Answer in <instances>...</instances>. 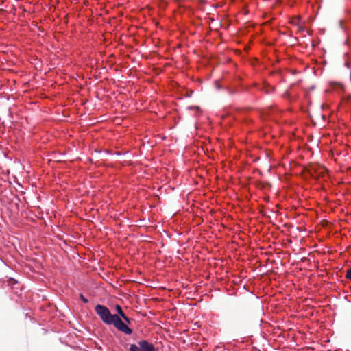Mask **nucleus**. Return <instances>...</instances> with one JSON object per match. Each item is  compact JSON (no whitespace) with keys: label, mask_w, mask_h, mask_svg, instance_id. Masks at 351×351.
<instances>
[{"label":"nucleus","mask_w":351,"mask_h":351,"mask_svg":"<svg viewBox=\"0 0 351 351\" xmlns=\"http://www.w3.org/2000/svg\"><path fill=\"white\" fill-rule=\"evenodd\" d=\"M80 298L82 299V300L84 302V303H87L88 302V300L83 295H80Z\"/></svg>","instance_id":"nucleus-7"},{"label":"nucleus","mask_w":351,"mask_h":351,"mask_svg":"<svg viewBox=\"0 0 351 351\" xmlns=\"http://www.w3.org/2000/svg\"><path fill=\"white\" fill-rule=\"evenodd\" d=\"M130 350V351H154V347L147 341H141L138 345L132 344Z\"/></svg>","instance_id":"nucleus-2"},{"label":"nucleus","mask_w":351,"mask_h":351,"mask_svg":"<svg viewBox=\"0 0 351 351\" xmlns=\"http://www.w3.org/2000/svg\"><path fill=\"white\" fill-rule=\"evenodd\" d=\"M346 277L348 280H351V267L347 270Z\"/></svg>","instance_id":"nucleus-6"},{"label":"nucleus","mask_w":351,"mask_h":351,"mask_svg":"<svg viewBox=\"0 0 351 351\" xmlns=\"http://www.w3.org/2000/svg\"><path fill=\"white\" fill-rule=\"evenodd\" d=\"M125 322H127L128 323H130V319L125 315V317H122Z\"/></svg>","instance_id":"nucleus-8"},{"label":"nucleus","mask_w":351,"mask_h":351,"mask_svg":"<svg viewBox=\"0 0 351 351\" xmlns=\"http://www.w3.org/2000/svg\"><path fill=\"white\" fill-rule=\"evenodd\" d=\"M95 312L101 319L105 324L108 325L112 324L114 319L117 316V315L111 314L110 311L106 306L101 304H97L95 306Z\"/></svg>","instance_id":"nucleus-1"},{"label":"nucleus","mask_w":351,"mask_h":351,"mask_svg":"<svg viewBox=\"0 0 351 351\" xmlns=\"http://www.w3.org/2000/svg\"><path fill=\"white\" fill-rule=\"evenodd\" d=\"M119 331L124 332L127 335H130L132 332V330L129 328L117 315L113 320L112 324Z\"/></svg>","instance_id":"nucleus-3"},{"label":"nucleus","mask_w":351,"mask_h":351,"mask_svg":"<svg viewBox=\"0 0 351 351\" xmlns=\"http://www.w3.org/2000/svg\"><path fill=\"white\" fill-rule=\"evenodd\" d=\"M291 23L298 26V27H302L304 22L300 16H296L291 19Z\"/></svg>","instance_id":"nucleus-4"},{"label":"nucleus","mask_w":351,"mask_h":351,"mask_svg":"<svg viewBox=\"0 0 351 351\" xmlns=\"http://www.w3.org/2000/svg\"><path fill=\"white\" fill-rule=\"evenodd\" d=\"M116 310L120 317H125V313H123L121 307L119 305L116 306Z\"/></svg>","instance_id":"nucleus-5"}]
</instances>
